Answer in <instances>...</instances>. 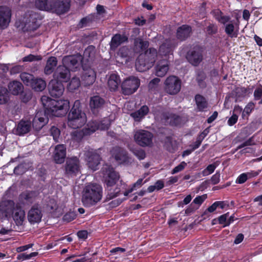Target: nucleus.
<instances>
[{"label":"nucleus","instance_id":"nucleus-1","mask_svg":"<svg viewBox=\"0 0 262 262\" xmlns=\"http://www.w3.org/2000/svg\"><path fill=\"white\" fill-rule=\"evenodd\" d=\"M41 101L45 108V111L37 112L33 119L39 121L41 123L40 124H46L48 123L49 119L46 116V114L58 117H62L67 114L70 108V102L68 100H56L46 96H43L41 97Z\"/></svg>","mask_w":262,"mask_h":262},{"label":"nucleus","instance_id":"nucleus-2","mask_svg":"<svg viewBox=\"0 0 262 262\" xmlns=\"http://www.w3.org/2000/svg\"><path fill=\"white\" fill-rule=\"evenodd\" d=\"M102 187L96 183H90L85 186L82 195V202L85 207L95 205L102 199Z\"/></svg>","mask_w":262,"mask_h":262},{"label":"nucleus","instance_id":"nucleus-3","mask_svg":"<svg viewBox=\"0 0 262 262\" xmlns=\"http://www.w3.org/2000/svg\"><path fill=\"white\" fill-rule=\"evenodd\" d=\"M68 125L73 129L80 128L86 121L85 114L82 112L80 102L76 100L71 109L68 116Z\"/></svg>","mask_w":262,"mask_h":262},{"label":"nucleus","instance_id":"nucleus-4","mask_svg":"<svg viewBox=\"0 0 262 262\" xmlns=\"http://www.w3.org/2000/svg\"><path fill=\"white\" fill-rule=\"evenodd\" d=\"M119 179V176L115 171H110L105 177L104 186L107 191L105 201H108L119 195L121 191V188H119L120 185L117 184L114 189L113 188Z\"/></svg>","mask_w":262,"mask_h":262},{"label":"nucleus","instance_id":"nucleus-5","mask_svg":"<svg viewBox=\"0 0 262 262\" xmlns=\"http://www.w3.org/2000/svg\"><path fill=\"white\" fill-rule=\"evenodd\" d=\"M205 47L200 45H194L187 51L186 58L188 62L194 67H198L203 60Z\"/></svg>","mask_w":262,"mask_h":262},{"label":"nucleus","instance_id":"nucleus-6","mask_svg":"<svg viewBox=\"0 0 262 262\" xmlns=\"http://www.w3.org/2000/svg\"><path fill=\"white\" fill-rule=\"evenodd\" d=\"M111 154L113 159L119 164L128 165L132 164V159L127 151L119 146L113 147L111 150Z\"/></svg>","mask_w":262,"mask_h":262},{"label":"nucleus","instance_id":"nucleus-7","mask_svg":"<svg viewBox=\"0 0 262 262\" xmlns=\"http://www.w3.org/2000/svg\"><path fill=\"white\" fill-rule=\"evenodd\" d=\"M15 203L11 200H5L0 202V220L10 221L13 215Z\"/></svg>","mask_w":262,"mask_h":262},{"label":"nucleus","instance_id":"nucleus-8","mask_svg":"<svg viewBox=\"0 0 262 262\" xmlns=\"http://www.w3.org/2000/svg\"><path fill=\"white\" fill-rule=\"evenodd\" d=\"M140 85V80L138 78L130 76L122 83V93L125 95H131L137 91Z\"/></svg>","mask_w":262,"mask_h":262},{"label":"nucleus","instance_id":"nucleus-9","mask_svg":"<svg viewBox=\"0 0 262 262\" xmlns=\"http://www.w3.org/2000/svg\"><path fill=\"white\" fill-rule=\"evenodd\" d=\"M65 174L73 178L80 173V162L77 157L67 158L64 165Z\"/></svg>","mask_w":262,"mask_h":262},{"label":"nucleus","instance_id":"nucleus-10","mask_svg":"<svg viewBox=\"0 0 262 262\" xmlns=\"http://www.w3.org/2000/svg\"><path fill=\"white\" fill-rule=\"evenodd\" d=\"M165 91L170 95L178 94L181 88V80L176 76L168 77L164 82Z\"/></svg>","mask_w":262,"mask_h":262},{"label":"nucleus","instance_id":"nucleus-11","mask_svg":"<svg viewBox=\"0 0 262 262\" xmlns=\"http://www.w3.org/2000/svg\"><path fill=\"white\" fill-rule=\"evenodd\" d=\"M153 137L151 132L145 130H138L134 135L136 142L142 147L151 146L152 145Z\"/></svg>","mask_w":262,"mask_h":262},{"label":"nucleus","instance_id":"nucleus-12","mask_svg":"<svg viewBox=\"0 0 262 262\" xmlns=\"http://www.w3.org/2000/svg\"><path fill=\"white\" fill-rule=\"evenodd\" d=\"M85 159L89 168L93 171L98 169L101 158L96 150H88L85 154Z\"/></svg>","mask_w":262,"mask_h":262},{"label":"nucleus","instance_id":"nucleus-13","mask_svg":"<svg viewBox=\"0 0 262 262\" xmlns=\"http://www.w3.org/2000/svg\"><path fill=\"white\" fill-rule=\"evenodd\" d=\"M53 77L55 80L60 82H67L71 78V73L69 69L66 66H59L53 74Z\"/></svg>","mask_w":262,"mask_h":262},{"label":"nucleus","instance_id":"nucleus-14","mask_svg":"<svg viewBox=\"0 0 262 262\" xmlns=\"http://www.w3.org/2000/svg\"><path fill=\"white\" fill-rule=\"evenodd\" d=\"M70 0H53L51 11L58 14H62L68 12L70 8Z\"/></svg>","mask_w":262,"mask_h":262},{"label":"nucleus","instance_id":"nucleus-15","mask_svg":"<svg viewBox=\"0 0 262 262\" xmlns=\"http://www.w3.org/2000/svg\"><path fill=\"white\" fill-rule=\"evenodd\" d=\"M96 54V49L94 46H89L84 51L83 56L81 59V66L91 67L94 61Z\"/></svg>","mask_w":262,"mask_h":262},{"label":"nucleus","instance_id":"nucleus-16","mask_svg":"<svg viewBox=\"0 0 262 262\" xmlns=\"http://www.w3.org/2000/svg\"><path fill=\"white\" fill-rule=\"evenodd\" d=\"M48 89L51 96L55 98L61 96L64 90L62 83L55 80H51L50 81L48 85Z\"/></svg>","mask_w":262,"mask_h":262},{"label":"nucleus","instance_id":"nucleus-17","mask_svg":"<svg viewBox=\"0 0 262 262\" xmlns=\"http://www.w3.org/2000/svg\"><path fill=\"white\" fill-rule=\"evenodd\" d=\"M83 70L81 76L82 81L85 86H89L93 84L96 79V73L91 67L83 66Z\"/></svg>","mask_w":262,"mask_h":262},{"label":"nucleus","instance_id":"nucleus-18","mask_svg":"<svg viewBox=\"0 0 262 262\" xmlns=\"http://www.w3.org/2000/svg\"><path fill=\"white\" fill-rule=\"evenodd\" d=\"M42 216L41 207L38 204L33 205L28 214V220L31 224L39 223Z\"/></svg>","mask_w":262,"mask_h":262},{"label":"nucleus","instance_id":"nucleus-19","mask_svg":"<svg viewBox=\"0 0 262 262\" xmlns=\"http://www.w3.org/2000/svg\"><path fill=\"white\" fill-rule=\"evenodd\" d=\"M105 103V100L99 95L91 97L90 99L89 106L93 114L97 115L102 109Z\"/></svg>","mask_w":262,"mask_h":262},{"label":"nucleus","instance_id":"nucleus-20","mask_svg":"<svg viewBox=\"0 0 262 262\" xmlns=\"http://www.w3.org/2000/svg\"><path fill=\"white\" fill-rule=\"evenodd\" d=\"M108 128L107 125L101 121L97 120H92L88 122L86 126L83 128V129L86 132V135H90L98 129L105 130L108 129Z\"/></svg>","mask_w":262,"mask_h":262},{"label":"nucleus","instance_id":"nucleus-21","mask_svg":"<svg viewBox=\"0 0 262 262\" xmlns=\"http://www.w3.org/2000/svg\"><path fill=\"white\" fill-rule=\"evenodd\" d=\"M67 154V149L63 144L57 145L54 149L53 155V160L56 164H62L64 162Z\"/></svg>","mask_w":262,"mask_h":262},{"label":"nucleus","instance_id":"nucleus-22","mask_svg":"<svg viewBox=\"0 0 262 262\" xmlns=\"http://www.w3.org/2000/svg\"><path fill=\"white\" fill-rule=\"evenodd\" d=\"M11 17V10L8 7L0 6V28L1 29H5L8 26Z\"/></svg>","mask_w":262,"mask_h":262},{"label":"nucleus","instance_id":"nucleus-23","mask_svg":"<svg viewBox=\"0 0 262 262\" xmlns=\"http://www.w3.org/2000/svg\"><path fill=\"white\" fill-rule=\"evenodd\" d=\"M240 16L237 15L235 16L236 21L233 23V21L231 20L230 23L227 24L225 26V32L229 37H236L237 36L238 29L239 24Z\"/></svg>","mask_w":262,"mask_h":262},{"label":"nucleus","instance_id":"nucleus-24","mask_svg":"<svg viewBox=\"0 0 262 262\" xmlns=\"http://www.w3.org/2000/svg\"><path fill=\"white\" fill-rule=\"evenodd\" d=\"M191 33V27L188 25H183L177 28L176 37L179 40L184 41L190 36Z\"/></svg>","mask_w":262,"mask_h":262},{"label":"nucleus","instance_id":"nucleus-25","mask_svg":"<svg viewBox=\"0 0 262 262\" xmlns=\"http://www.w3.org/2000/svg\"><path fill=\"white\" fill-rule=\"evenodd\" d=\"M25 217V212L22 208L20 203L15 204L12 217L15 222L16 225H21L24 221Z\"/></svg>","mask_w":262,"mask_h":262},{"label":"nucleus","instance_id":"nucleus-26","mask_svg":"<svg viewBox=\"0 0 262 262\" xmlns=\"http://www.w3.org/2000/svg\"><path fill=\"white\" fill-rule=\"evenodd\" d=\"M162 118L172 126H178L181 124L182 117L177 114L165 112L162 114Z\"/></svg>","mask_w":262,"mask_h":262},{"label":"nucleus","instance_id":"nucleus-27","mask_svg":"<svg viewBox=\"0 0 262 262\" xmlns=\"http://www.w3.org/2000/svg\"><path fill=\"white\" fill-rule=\"evenodd\" d=\"M148 60L141 53L138 57L136 62V68L137 71L140 72H144L152 66L149 63Z\"/></svg>","mask_w":262,"mask_h":262},{"label":"nucleus","instance_id":"nucleus-28","mask_svg":"<svg viewBox=\"0 0 262 262\" xmlns=\"http://www.w3.org/2000/svg\"><path fill=\"white\" fill-rule=\"evenodd\" d=\"M155 68L156 76L161 77L164 76L169 70V61L166 59L159 60Z\"/></svg>","mask_w":262,"mask_h":262},{"label":"nucleus","instance_id":"nucleus-29","mask_svg":"<svg viewBox=\"0 0 262 262\" xmlns=\"http://www.w3.org/2000/svg\"><path fill=\"white\" fill-rule=\"evenodd\" d=\"M174 48V43L170 40H166L159 47V54L161 56L166 57L171 54L173 49Z\"/></svg>","mask_w":262,"mask_h":262},{"label":"nucleus","instance_id":"nucleus-30","mask_svg":"<svg viewBox=\"0 0 262 262\" xmlns=\"http://www.w3.org/2000/svg\"><path fill=\"white\" fill-rule=\"evenodd\" d=\"M214 18L221 24L226 25L227 23L231 21L230 16L224 15L223 12L220 9H213L211 12Z\"/></svg>","mask_w":262,"mask_h":262},{"label":"nucleus","instance_id":"nucleus-31","mask_svg":"<svg viewBox=\"0 0 262 262\" xmlns=\"http://www.w3.org/2000/svg\"><path fill=\"white\" fill-rule=\"evenodd\" d=\"M194 101L199 112H205L208 107V103L205 97L201 94H196L194 97Z\"/></svg>","mask_w":262,"mask_h":262},{"label":"nucleus","instance_id":"nucleus-32","mask_svg":"<svg viewBox=\"0 0 262 262\" xmlns=\"http://www.w3.org/2000/svg\"><path fill=\"white\" fill-rule=\"evenodd\" d=\"M62 63L64 66L74 69V71H76L79 65V60L77 57L74 56H64L62 59Z\"/></svg>","mask_w":262,"mask_h":262},{"label":"nucleus","instance_id":"nucleus-33","mask_svg":"<svg viewBox=\"0 0 262 262\" xmlns=\"http://www.w3.org/2000/svg\"><path fill=\"white\" fill-rule=\"evenodd\" d=\"M127 41L128 37L125 35H121L119 33L116 34L112 37L110 46L111 48L116 49L122 43Z\"/></svg>","mask_w":262,"mask_h":262},{"label":"nucleus","instance_id":"nucleus-34","mask_svg":"<svg viewBox=\"0 0 262 262\" xmlns=\"http://www.w3.org/2000/svg\"><path fill=\"white\" fill-rule=\"evenodd\" d=\"M8 88L9 92L13 95H18L23 92L24 89L22 83L16 80L10 82Z\"/></svg>","mask_w":262,"mask_h":262},{"label":"nucleus","instance_id":"nucleus-35","mask_svg":"<svg viewBox=\"0 0 262 262\" xmlns=\"http://www.w3.org/2000/svg\"><path fill=\"white\" fill-rule=\"evenodd\" d=\"M31 122L28 121H24L21 120L18 123L16 132L18 135H24L29 133L31 129Z\"/></svg>","mask_w":262,"mask_h":262},{"label":"nucleus","instance_id":"nucleus-36","mask_svg":"<svg viewBox=\"0 0 262 262\" xmlns=\"http://www.w3.org/2000/svg\"><path fill=\"white\" fill-rule=\"evenodd\" d=\"M121 82V80L119 75L113 74L109 77L107 81V84L111 91H115L118 88Z\"/></svg>","mask_w":262,"mask_h":262},{"label":"nucleus","instance_id":"nucleus-37","mask_svg":"<svg viewBox=\"0 0 262 262\" xmlns=\"http://www.w3.org/2000/svg\"><path fill=\"white\" fill-rule=\"evenodd\" d=\"M149 112V108L146 105L142 106L138 110L131 113L130 116L136 121H139L141 119L146 116Z\"/></svg>","mask_w":262,"mask_h":262},{"label":"nucleus","instance_id":"nucleus-38","mask_svg":"<svg viewBox=\"0 0 262 262\" xmlns=\"http://www.w3.org/2000/svg\"><path fill=\"white\" fill-rule=\"evenodd\" d=\"M57 64V59L54 56L50 57L47 61L44 69V72L46 75L52 73Z\"/></svg>","mask_w":262,"mask_h":262},{"label":"nucleus","instance_id":"nucleus-39","mask_svg":"<svg viewBox=\"0 0 262 262\" xmlns=\"http://www.w3.org/2000/svg\"><path fill=\"white\" fill-rule=\"evenodd\" d=\"M134 46L137 50L138 49L139 52H145L148 50L149 42L147 40H144L140 37L134 39Z\"/></svg>","mask_w":262,"mask_h":262},{"label":"nucleus","instance_id":"nucleus-40","mask_svg":"<svg viewBox=\"0 0 262 262\" xmlns=\"http://www.w3.org/2000/svg\"><path fill=\"white\" fill-rule=\"evenodd\" d=\"M47 86L46 81L40 78H35L32 83L31 87L36 92H41Z\"/></svg>","mask_w":262,"mask_h":262},{"label":"nucleus","instance_id":"nucleus-41","mask_svg":"<svg viewBox=\"0 0 262 262\" xmlns=\"http://www.w3.org/2000/svg\"><path fill=\"white\" fill-rule=\"evenodd\" d=\"M142 54L145 55V57L148 60L150 65L153 66L158 55L157 50L154 48H150L148 50Z\"/></svg>","mask_w":262,"mask_h":262},{"label":"nucleus","instance_id":"nucleus-42","mask_svg":"<svg viewBox=\"0 0 262 262\" xmlns=\"http://www.w3.org/2000/svg\"><path fill=\"white\" fill-rule=\"evenodd\" d=\"M53 0H35V6L40 10L50 11Z\"/></svg>","mask_w":262,"mask_h":262},{"label":"nucleus","instance_id":"nucleus-43","mask_svg":"<svg viewBox=\"0 0 262 262\" xmlns=\"http://www.w3.org/2000/svg\"><path fill=\"white\" fill-rule=\"evenodd\" d=\"M207 78L206 74L203 70H200L196 75V81L201 89H205L207 86L205 80Z\"/></svg>","mask_w":262,"mask_h":262},{"label":"nucleus","instance_id":"nucleus-44","mask_svg":"<svg viewBox=\"0 0 262 262\" xmlns=\"http://www.w3.org/2000/svg\"><path fill=\"white\" fill-rule=\"evenodd\" d=\"M36 196V192L33 191L24 192L19 195V200L25 201L26 203H32Z\"/></svg>","mask_w":262,"mask_h":262},{"label":"nucleus","instance_id":"nucleus-45","mask_svg":"<svg viewBox=\"0 0 262 262\" xmlns=\"http://www.w3.org/2000/svg\"><path fill=\"white\" fill-rule=\"evenodd\" d=\"M164 146L168 151L171 153H174L177 150L176 147L173 145L171 136L165 137Z\"/></svg>","mask_w":262,"mask_h":262},{"label":"nucleus","instance_id":"nucleus-46","mask_svg":"<svg viewBox=\"0 0 262 262\" xmlns=\"http://www.w3.org/2000/svg\"><path fill=\"white\" fill-rule=\"evenodd\" d=\"M20 77L21 80L25 85L30 86H31L32 83L34 78V77L32 74L24 72L20 74Z\"/></svg>","mask_w":262,"mask_h":262},{"label":"nucleus","instance_id":"nucleus-47","mask_svg":"<svg viewBox=\"0 0 262 262\" xmlns=\"http://www.w3.org/2000/svg\"><path fill=\"white\" fill-rule=\"evenodd\" d=\"M83 128L81 130H75L72 134V139L73 141L79 143L82 140L84 136H86Z\"/></svg>","mask_w":262,"mask_h":262},{"label":"nucleus","instance_id":"nucleus-48","mask_svg":"<svg viewBox=\"0 0 262 262\" xmlns=\"http://www.w3.org/2000/svg\"><path fill=\"white\" fill-rule=\"evenodd\" d=\"M9 100V96L8 90L5 88H2L0 90V104H6Z\"/></svg>","mask_w":262,"mask_h":262},{"label":"nucleus","instance_id":"nucleus-49","mask_svg":"<svg viewBox=\"0 0 262 262\" xmlns=\"http://www.w3.org/2000/svg\"><path fill=\"white\" fill-rule=\"evenodd\" d=\"M254 88V86L251 89L249 88L241 87L236 89V95L239 98H244L248 94L250 93V91H252Z\"/></svg>","mask_w":262,"mask_h":262},{"label":"nucleus","instance_id":"nucleus-50","mask_svg":"<svg viewBox=\"0 0 262 262\" xmlns=\"http://www.w3.org/2000/svg\"><path fill=\"white\" fill-rule=\"evenodd\" d=\"M130 151L139 160H143L146 157L145 151L142 149L135 148L130 149Z\"/></svg>","mask_w":262,"mask_h":262},{"label":"nucleus","instance_id":"nucleus-51","mask_svg":"<svg viewBox=\"0 0 262 262\" xmlns=\"http://www.w3.org/2000/svg\"><path fill=\"white\" fill-rule=\"evenodd\" d=\"M207 133L205 131L202 132L197 137L196 141L192 144L193 146V149L198 148L201 145L203 140L205 137L207 136Z\"/></svg>","mask_w":262,"mask_h":262},{"label":"nucleus","instance_id":"nucleus-52","mask_svg":"<svg viewBox=\"0 0 262 262\" xmlns=\"http://www.w3.org/2000/svg\"><path fill=\"white\" fill-rule=\"evenodd\" d=\"M51 135L52 136L54 140L58 142L59 136L60 135V131L57 127L53 126L50 129Z\"/></svg>","mask_w":262,"mask_h":262},{"label":"nucleus","instance_id":"nucleus-53","mask_svg":"<svg viewBox=\"0 0 262 262\" xmlns=\"http://www.w3.org/2000/svg\"><path fill=\"white\" fill-rule=\"evenodd\" d=\"M215 168H216V165H215V164H209V165H208L207 166V167L205 169H204L202 171V175L203 176H208V175L214 172Z\"/></svg>","mask_w":262,"mask_h":262},{"label":"nucleus","instance_id":"nucleus-54","mask_svg":"<svg viewBox=\"0 0 262 262\" xmlns=\"http://www.w3.org/2000/svg\"><path fill=\"white\" fill-rule=\"evenodd\" d=\"M77 214L74 211H69L66 213L63 216V221L70 222L73 221L76 217Z\"/></svg>","mask_w":262,"mask_h":262},{"label":"nucleus","instance_id":"nucleus-55","mask_svg":"<svg viewBox=\"0 0 262 262\" xmlns=\"http://www.w3.org/2000/svg\"><path fill=\"white\" fill-rule=\"evenodd\" d=\"M255 106V104L253 102H249L245 106L243 113L242 116L244 117L245 114L247 115H249L252 112V111L254 110Z\"/></svg>","mask_w":262,"mask_h":262},{"label":"nucleus","instance_id":"nucleus-56","mask_svg":"<svg viewBox=\"0 0 262 262\" xmlns=\"http://www.w3.org/2000/svg\"><path fill=\"white\" fill-rule=\"evenodd\" d=\"M80 85V82L78 78H73L69 83V88L72 90L77 89Z\"/></svg>","mask_w":262,"mask_h":262},{"label":"nucleus","instance_id":"nucleus-57","mask_svg":"<svg viewBox=\"0 0 262 262\" xmlns=\"http://www.w3.org/2000/svg\"><path fill=\"white\" fill-rule=\"evenodd\" d=\"M41 59L40 56H35L33 54H29L24 57L23 59L24 62H32L33 61H38Z\"/></svg>","mask_w":262,"mask_h":262},{"label":"nucleus","instance_id":"nucleus-58","mask_svg":"<svg viewBox=\"0 0 262 262\" xmlns=\"http://www.w3.org/2000/svg\"><path fill=\"white\" fill-rule=\"evenodd\" d=\"M206 31L208 35H212L217 32V27L213 24H210L206 28Z\"/></svg>","mask_w":262,"mask_h":262},{"label":"nucleus","instance_id":"nucleus-59","mask_svg":"<svg viewBox=\"0 0 262 262\" xmlns=\"http://www.w3.org/2000/svg\"><path fill=\"white\" fill-rule=\"evenodd\" d=\"M187 166V163L183 161L180 163V164H179L178 166H176L171 171V173L172 174H174L175 173H177L180 171H182L185 167Z\"/></svg>","mask_w":262,"mask_h":262},{"label":"nucleus","instance_id":"nucleus-60","mask_svg":"<svg viewBox=\"0 0 262 262\" xmlns=\"http://www.w3.org/2000/svg\"><path fill=\"white\" fill-rule=\"evenodd\" d=\"M206 194H203L202 195L197 196L192 202L194 205L196 206L198 205L199 207L206 199Z\"/></svg>","mask_w":262,"mask_h":262},{"label":"nucleus","instance_id":"nucleus-61","mask_svg":"<svg viewBox=\"0 0 262 262\" xmlns=\"http://www.w3.org/2000/svg\"><path fill=\"white\" fill-rule=\"evenodd\" d=\"M254 99L255 100H259L262 97V85H260L256 88L253 94Z\"/></svg>","mask_w":262,"mask_h":262},{"label":"nucleus","instance_id":"nucleus-62","mask_svg":"<svg viewBox=\"0 0 262 262\" xmlns=\"http://www.w3.org/2000/svg\"><path fill=\"white\" fill-rule=\"evenodd\" d=\"M211 184L213 185H216L220 182V172H216V173L213 174L210 179Z\"/></svg>","mask_w":262,"mask_h":262},{"label":"nucleus","instance_id":"nucleus-63","mask_svg":"<svg viewBox=\"0 0 262 262\" xmlns=\"http://www.w3.org/2000/svg\"><path fill=\"white\" fill-rule=\"evenodd\" d=\"M229 212L225 213L220 216L217 219L219 223L221 225H225L227 222V217L229 216Z\"/></svg>","mask_w":262,"mask_h":262},{"label":"nucleus","instance_id":"nucleus-64","mask_svg":"<svg viewBox=\"0 0 262 262\" xmlns=\"http://www.w3.org/2000/svg\"><path fill=\"white\" fill-rule=\"evenodd\" d=\"M198 208L199 206H196L192 203H191V204L185 210V214L187 215H190Z\"/></svg>","mask_w":262,"mask_h":262}]
</instances>
